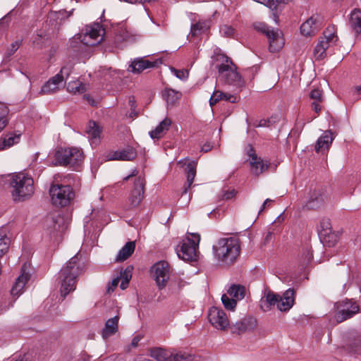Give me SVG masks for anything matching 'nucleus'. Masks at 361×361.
I'll use <instances>...</instances> for the list:
<instances>
[{
  "instance_id": "f257e3e1",
  "label": "nucleus",
  "mask_w": 361,
  "mask_h": 361,
  "mask_svg": "<svg viewBox=\"0 0 361 361\" xmlns=\"http://www.w3.org/2000/svg\"><path fill=\"white\" fill-rule=\"evenodd\" d=\"M215 259L221 266L233 264L240 255L239 241L235 238H221L213 245Z\"/></svg>"
},
{
  "instance_id": "f03ea898",
  "label": "nucleus",
  "mask_w": 361,
  "mask_h": 361,
  "mask_svg": "<svg viewBox=\"0 0 361 361\" xmlns=\"http://www.w3.org/2000/svg\"><path fill=\"white\" fill-rule=\"evenodd\" d=\"M216 68L218 71L219 78L228 85L240 87L244 85V80L237 71L235 65L232 60L224 54L219 53L216 55Z\"/></svg>"
},
{
  "instance_id": "7ed1b4c3",
  "label": "nucleus",
  "mask_w": 361,
  "mask_h": 361,
  "mask_svg": "<svg viewBox=\"0 0 361 361\" xmlns=\"http://www.w3.org/2000/svg\"><path fill=\"white\" fill-rule=\"evenodd\" d=\"M48 193L51 204L56 208L68 207L75 197L72 185L63 182H52Z\"/></svg>"
},
{
  "instance_id": "20e7f679",
  "label": "nucleus",
  "mask_w": 361,
  "mask_h": 361,
  "mask_svg": "<svg viewBox=\"0 0 361 361\" xmlns=\"http://www.w3.org/2000/svg\"><path fill=\"white\" fill-rule=\"evenodd\" d=\"M188 284L180 274L173 272L168 262L159 261V290L167 288L170 293H176Z\"/></svg>"
},
{
  "instance_id": "39448f33",
  "label": "nucleus",
  "mask_w": 361,
  "mask_h": 361,
  "mask_svg": "<svg viewBox=\"0 0 361 361\" xmlns=\"http://www.w3.org/2000/svg\"><path fill=\"white\" fill-rule=\"evenodd\" d=\"M81 272L82 269L79 265L77 255L73 257L61 269V294L62 297L65 298L71 291L75 290L76 278Z\"/></svg>"
},
{
  "instance_id": "423d86ee",
  "label": "nucleus",
  "mask_w": 361,
  "mask_h": 361,
  "mask_svg": "<svg viewBox=\"0 0 361 361\" xmlns=\"http://www.w3.org/2000/svg\"><path fill=\"white\" fill-rule=\"evenodd\" d=\"M295 302V291L293 288L286 290L282 295L269 291L264 295V299L260 300L262 308L265 307L264 310H270L271 306L276 305L279 310L281 312L288 311Z\"/></svg>"
},
{
  "instance_id": "0eeeda50",
  "label": "nucleus",
  "mask_w": 361,
  "mask_h": 361,
  "mask_svg": "<svg viewBox=\"0 0 361 361\" xmlns=\"http://www.w3.org/2000/svg\"><path fill=\"white\" fill-rule=\"evenodd\" d=\"M182 240L176 248L178 257L186 262H194L198 259V248L200 235L198 233H190Z\"/></svg>"
},
{
  "instance_id": "6e6552de",
  "label": "nucleus",
  "mask_w": 361,
  "mask_h": 361,
  "mask_svg": "<svg viewBox=\"0 0 361 361\" xmlns=\"http://www.w3.org/2000/svg\"><path fill=\"white\" fill-rule=\"evenodd\" d=\"M55 164L61 166L69 165L77 169L83 161L84 155L81 149L76 147L61 148L55 153Z\"/></svg>"
},
{
  "instance_id": "1a4fd4ad",
  "label": "nucleus",
  "mask_w": 361,
  "mask_h": 361,
  "mask_svg": "<svg viewBox=\"0 0 361 361\" xmlns=\"http://www.w3.org/2000/svg\"><path fill=\"white\" fill-rule=\"evenodd\" d=\"M254 27L255 30L267 37L269 43V49L271 52H277L283 47L284 40L281 37L278 29H271L267 24L261 22L255 23Z\"/></svg>"
},
{
  "instance_id": "9d476101",
  "label": "nucleus",
  "mask_w": 361,
  "mask_h": 361,
  "mask_svg": "<svg viewBox=\"0 0 361 361\" xmlns=\"http://www.w3.org/2000/svg\"><path fill=\"white\" fill-rule=\"evenodd\" d=\"M327 200L326 190L320 185L311 186L306 196L305 207L317 209L323 207Z\"/></svg>"
},
{
  "instance_id": "9b49d317",
  "label": "nucleus",
  "mask_w": 361,
  "mask_h": 361,
  "mask_svg": "<svg viewBox=\"0 0 361 361\" xmlns=\"http://www.w3.org/2000/svg\"><path fill=\"white\" fill-rule=\"evenodd\" d=\"M10 188L13 200L18 202L30 198L35 192L33 182H10Z\"/></svg>"
},
{
  "instance_id": "f8f14e48",
  "label": "nucleus",
  "mask_w": 361,
  "mask_h": 361,
  "mask_svg": "<svg viewBox=\"0 0 361 361\" xmlns=\"http://www.w3.org/2000/svg\"><path fill=\"white\" fill-rule=\"evenodd\" d=\"M104 30L99 23L87 25L81 42L87 46H94L103 40Z\"/></svg>"
},
{
  "instance_id": "ddd939ff",
  "label": "nucleus",
  "mask_w": 361,
  "mask_h": 361,
  "mask_svg": "<svg viewBox=\"0 0 361 361\" xmlns=\"http://www.w3.org/2000/svg\"><path fill=\"white\" fill-rule=\"evenodd\" d=\"M247 154L249 157L248 161L250 166L251 171L255 175H260L267 171L271 164L269 161L262 159L255 154V149L251 145L246 148Z\"/></svg>"
},
{
  "instance_id": "4468645a",
  "label": "nucleus",
  "mask_w": 361,
  "mask_h": 361,
  "mask_svg": "<svg viewBox=\"0 0 361 361\" xmlns=\"http://www.w3.org/2000/svg\"><path fill=\"white\" fill-rule=\"evenodd\" d=\"M338 312L335 314V319L341 323L359 312V306L351 300H345L337 303Z\"/></svg>"
},
{
  "instance_id": "2eb2a0df",
  "label": "nucleus",
  "mask_w": 361,
  "mask_h": 361,
  "mask_svg": "<svg viewBox=\"0 0 361 361\" xmlns=\"http://www.w3.org/2000/svg\"><path fill=\"white\" fill-rule=\"evenodd\" d=\"M209 320L217 329L225 330L229 326V320L224 310L216 307L209 309Z\"/></svg>"
},
{
  "instance_id": "dca6fc26",
  "label": "nucleus",
  "mask_w": 361,
  "mask_h": 361,
  "mask_svg": "<svg viewBox=\"0 0 361 361\" xmlns=\"http://www.w3.org/2000/svg\"><path fill=\"white\" fill-rule=\"evenodd\" d=\"M145 184L136 182L129 196V207L135 208L139 206L143 198Z\"/></svg>"
},
{
  "instance_id": "f3484780",
  "label": "nucleus",
  "mask_w": 361,
  "mask_h": 361,
  "mask_svg": "<svg viewBox=\"0 0 361 361\" xmlns=\"http://www.w3.org/2000/svg\"><path fill=\"white\" fill-rule=\"evenodd\" d=\"M102 128L96 122H89L86 128V133L92 146H97L99 144L102 138Z\"/></svg>"
},
{
  "instance_id": "a211bd4d",
  "label": "nucleus",
  "mask_w": 361,
  "mask_h": 361,
  "mask_svg": "<svg viewBox=\"0 0 361 361\" xmlns=\"http://www.w3.org/2000/svg\"><path fill=\"white\" fill-rule=\"evenodd\" d=\"M156 61H150L144 58H137L133 60L129 66L128 71L138 74L144 70L155 66Z\"/></svg>"
},
{
  "instance_id": "6ab92c4d",
  "label": "nucleus",
  "mask_w": 361,
  "mask_h": 361,
  "mask_svg": "<svg viewBox=\"0 0 361 361\" xmlns=\"http://www.w3.org/2000/svg\"><path fill=\"white\" fill-rule=\"evenodd\" d=\"M334 137L331 131H325L317 140L314 149L317 153H324L329 150Z\"/></svg>"
},
{
  "instance_id": "aec40b11",
  "label": "nucleus",
  "mask_w": 361,
  "mask_h": 361,
  "mask_svg": "<svg viewBox=\"0 0 361 361\" xmlns=\"http://www.w3.org/2000/svg\"><path fill=\"white\" fill-rule=\"evenodd\" d=\"M25 265L22 268L21 274L16 279L14 285L12 287L11 293L12 295H19L23 291L25 284L29 281L30 275L29 273L25 272Z\"/></svg>"
},
{
  "instance_id": "412c9836",
  "label": "nucleus",
  "mask_w": 361,
  "mask_h": 361,
  "mask_svg": "<svg viewBox=\"0 0 361 361\" xmlns=\"http://www.w3.org/2000/svg\"><path fill=\"white\" fill-rule=\"evenodd\" d=\"M178 164L183 169L186 174L187 180H194L196 176V169L197 161L190 160L188 159H183L178 162Z\"/></svg>"
},
{
  "instance_id": "4be33fe9",
  "label": "nucleus",
  "mask_w": 361,
  "mask_h": 361,
  "mask_svg": "<svg viewBox=\"0 0 361 361\" xmlns=\"http://www.w3.org/2000/svg\"><path fill=\"white\" fill-rule=\"evenodd\" d=\"M63 222V218L59 214H53L47 217L45 227L50 234H54L62 229Z\"/></svg>"
},
{
  "instance_id": "5701e85b",
  "label": "nucleus",
  "mask_w": 361,
  "mask_h": 361,
  "mask_svg": "<svg viewBox=\"0 0 361 361\" xmlns=\"http://www.w3.org/2000/svg\"><path fill=\"white\" fill-rule=\"evenodd\" d=\"M119 314L106 320L104 328L102 331V337L104 339L114 335L118 330Z\"/></svg>"
},
{
  "instance_id": "b1692460",
  "label": "nucleus",
  "mask_w": 361,
  "mask_h": 361,
  "mask_svg": "<svg viewBox=\"0 0 361 361\" xmlns=\"http://www.w3.org/2000/svg\"><path fill=\"white\" fill-rule=\"evenodd\" d=\"M256 326V320L252 317H245L233 325V333L240 334L242 332L253 329Z\"/></svg>"
},
{
  "instance_id": "393cba45",
  "label": "nucleus",
  "mask_w": 361,
  "mask_h": 361,
  "mask_svg": "<svg viewBox=\"0 0 361 361\" xmlns=\"http://www.w3.org/2000/svg\"><path fill=\"white\" fill-rule=\"evenodd\" d=\"M319 235L324 238V243H327L328 238H331L334 241L331 243H329L328 246H332L336 241V235L332 233L331 234V224L329 219H322L320 221L319 227L318 228Z\"/></svg>"
},
{
  "instance_id": "a878e982",
  "label": "nucleus",
  "mask_w": 361,
  "mask_h": 361,
  "mask_svg": "<svg viewBox=\"0 0 361 361\" xmlns=\"http://www.w3.org/2000/svg\"><path fill=\"white\" fill-rule=\"evenodd\" d=\"M61 78L59 75H54L50 78L41 88L40 94H50L59 90L62 84Z\"/></svg>"
},
{
  "instance_id": "bb28decb",
  "label": "nucleus",
  "mask_w": 361,
  "mask_h": 361,
  "mask_svg": "<svg viewBox=\"0 0 361 361\" xmlns=\"http://www.w3.org/2000/svg\"><path fill=\"white\" fill-rule=\"evenodd\" d=\"M135 152L132 149L114 151L107 155L109 160L130 161L135 157Z\"/></svg>"
},
{
  "instance_id": "cd10ccee",
  "label": "nucleus",
  "mask_w": 361,
  "mask_h": 361,
  "mask_svg": "<svg viewBox=\"0 0 361 361\" xmlns=\"http://www.w3.org/2000/svg\"><path fill=\"white\" fill-rule=\"evenodd\" d=\"M163 99L167 104V108L173 106L181 97L182 94L171 88H166L161 93Z\"/></svg>"
},
{
  "instance_id": "c85d7f7f",
  "label": "nucleus",
  "mask_w": 361,
  "mask_h": 361,
  "mask_svg": "<svg viewBox=\"0 0 361 361\" xmlns=\"http://www.w3.org/2000/svg\"><path fill=\"white\" fill-rule=\"evenodd\" d=\"M135 249V242L129 241L119 250L116 257V262H120L126 260L134 252Z\"/></svg>"
},
{
  "instance_id": "c756f323",
  "label": "nucleus",
  "mask_w": 361,
  "mask_h": 361,
  "mask_svg": "<svg viewBox=\"0 0 361 361\" xmlns=\"http://www.w3.org/2000/svg\"><path fill=\"white\" fill-rule=\"evenodd\" d=\"M349 25L353 31L361 33V10L354 9L349 16Z\"/></svg>"
},
{
  "instance_id": "7c9ffc66",
  "label": "nucleus",
  "mask_w": 361,
  "mask_h": 361,
  "mask_svg": "<svg viewBox=\"0 0 361 361\" xmlns=\"http://www.w3.org/2000/svg\"><path fill=\"white\" fill-rule=\"evenodd\" d=\"M220 100H225L235 103L236 102V97L232 94L224 93L220 90H215L210 97L209 104L212 106Z\"/></svg>"
},
{
  "instance_id": "2f4dec72",
  "label": "nucleus",
  "mask_w": 361,
  "mask_h": 361,
  "mask_svg": "<svg viewBox=\"0 0 361 361\" xmlns=\"http://www.w3.org/2000/svg\"><path fill=\"white\" fill-rule=\"evenodd\" d=\"M1 179L6 180H33L34 178L31 176L28 171H23L18 173H13L8 174H3L0 176Z\"/></svg>"
},
{
  "instance_id": "473e14b6",
  "label": "nucleus",
  "mask_w": 361,
  "mask_h": 361,
  "mask_svg": "<svg viewBox=\"0 0 361 361\" xmlns=\"http://www.w3.org/2000/svg\"><path fill=\"white\" fill-rule=\"evenodd\" d=\"M318 30V27L315 25V20L313 17L310 18L300 26L301 34L304 36H311L314 35Z\"/></svg>"
},
{
  "instance_id": "72a5a7b5",
  "label": "nucleus",
  "mask_w": 361,
  "mask_h": 361,
  "mask_svg": "<svg viewBox=\"0 0 361 361\" xmlns=\"http://www.w3.org/2000/svg\"><path fill=\"white\" fill-rule=\"evenodd\" d=\"M11 238L6 228L0 229V255L3 256L8 250Z\"/></svg>"
},
{
  "instance_id": "f704fd0d",
  "label": "nucleus",
  "mask_w": 361,
  "mask_h": 361,
  "mask_svg": "<svg viewBox=\"0 0 361 361\" xmlns=\"http://www.w3.org/2000/svg\"><path fill=\"white\" fill-rule=\"evenodd\" d=\"M228 294L235 301L240 300L245 297V288L239 284H233L228 290Z\"/></svg>"
},
{
  "instance_id": "c9c22d12",
  "label": "nucleus",
  "mask_w": 361,
  "mask_h": 361,
  "mask_svg": "<svg viewBox=\"0 0 361 361\" xmlns=\"http://www.w3.org/2000/svg\"><path fill=\"white\" fill-rule=\"evenodd\" d=\"M210 27L209 21L199 20L191 25L190 34L192 36H197L202 32L207 31Z\"/></svg>"
},
{
  "instance_id": "e433bc0d",
  "label": "nucleus",
  "mask_w": 361,
  "mask_h": 361,
  "mask_svg": "<svg viewBox=\"0 0 361 361\" xmlns=\"http://www.w3.org/2000/svg\"><path fill=\"white\" fill-rule=\"evenodd\" d=\"M197 357L192 353L186 351L174 352L172 361H197Z\"/></svg>"
},
{
  "instance_id": "4c0bfd02",
  "label": "nucleus",
  "mask_w": 361,
  "mask_h": 361,
  "mask_svg": "<svg viewBox=\"0 0 361 361\" xmlns=\"http://www.w3.org/2000/svg\"><path fill=\"white\" fill-rule=\"evenodd\" d=\"M133 267L129 266L123 271L121 272V277L122 281L120 287L122 290L127 288L129 284V281L132 277Z\"/></svg>"
},
{
  "instance_id": "58836bf2",
  "label": "nucleus",
  "mask_w": 361,
  "mask_h": 361,
  "mask_svg": "<svg viewBox=\"0 0 361 361\" xmlns=\"http://www.w3.org/2000/svg\"><path fill=\"white\" fill-rule=\"evenodd\" d=\"M67 90L73 94H80L85 91V85L79 80L71 81L67 85Z\"/></svg>"
},
{
  "instance_id": "ea45409f",
  "label": "nucleus",
  "mask_w": 361,
  "mask_h": 361,
  "mask_svg": "<svg viewBox=\"0 0 361 361\" xmlns=\"http://www.w3.org/2000/svg\"><path fill=\"white\" fill-rule=\"evenodd\" d=\"M8 114V109L7 106L2 102H0V130H3L7 123L6 116Z\"/></svg>"
},
{
  "instance_id": "a19ab883",
  "label": "nucleus",
  "mask_w": 361,
  "mask_h": 361,
  "mask_svg": "<svg viewBox=\"0 0 361 361\" xmlns=\"http://www.w3.org/2000/svg\"><path fill=\"white\" fill-rule=\"evenodd\" d=\"M19 140V135L9 136L4 138L2 141L0 140V149H4L6 147L13 145L15 143L18 142Z\"/></svg>"
},
{
  "instance_id": "79ce46f5",
  "label": "nucleus",
  "mask_w": 361,
  "mask_h": 361,
  "mask_svg": "<svg viewBox=\"0 0 361 361\" xmlns=\"http://www.w3.org/2000/svg\"><path fill=\"white\" fill-rule=\"evenodd\" d=\"M335 33H336V29H335L334 26H329L324 30V37H321V38L331 41L334 43H336L338 37L335 35Z\"/></svg>"
},
{
  "instance_id": "37998d69",
  "label": "nucleus",
  "mask_w": 361,
  "mask_h": 361,
  "mask_svg": "<svg viewBox=\"0 0 361 361\" xmlns=\"http://www.w3.org/2000/svg\"><path fill=\"white\" fill-rule=\"evenodd\" d=\"M221 301L226 310H234L236 306V301L234 299H231L226 294H224L221 297Z\"/></svg>"
},
{
  "instance_id": "c03bdc74",
  "label": "nucleus",
  "mask_w": 361,
  "mask_h": 361,
  "mask_svg": "<svg viewBox=\"0 0 361 361\" xmlns=\"http://www.w3.org/2000/svg\"><path fill=\"white\" fill-rule=\"evenodd\" d=\"M172 121L168 117H166L163 121L159 122V137L161 135L165 134L169 130Z\"/></svg>"
},
{
  "instance_id": "a18cd8bd",
  "label": "nucleus",
  "mask_w": 361,
  "mask_h": 361,
  "mask_svg": "<svg viewBox=\"0 0 361 361\" xmlns=\"http://www.w3.org/2000/svg\"><path fill=\"white\" fill-rule=\"evenodd\" d=\"M314 56L317 60H322L326 57V52L324 45H321L319 42L317 44L314 49Z\"/></svg>"
},
{
  "instance_id": "49530a36",
  "label": "nucleus",
  "mask_w": 361,
  "mask_h": 361,
  "mask_svg": "<svg viewBox=\"0 0 361 361\" xmlns=\"http://www.w3.org/2000/svg\"><path fill=\"white\" fill-rule=\"evenodd\" d=\"M22 44L21 39L16 40L15 42H12L11 44L8 47L5 56L7 58H9L20 47Z\"/></svg>"
},
{
  "instance_id": "de8ad7c7",
  "label": "nucleus",
  "mask_w": 361,
  "mask_h": 361,
  "mask_svg": "<svg viewBox=\"0 0 361 361\" xmlns=\"http://www.w3.org/2000/svg\"><path fill=\"white\" fill-rule=\"evenodd\" d=\"M174 352L159 348V361H172Z\"/></svg>"
},
{
  "instance_id": "09e8293b",
  "label": "nucleus",
  "mask_w": 361,
  "mask_h": 361,
  "mask_svg": "<svg viewBox=\"0 0 361 361\" xmlns=\"http://www.w3.org/2000/svg\"><path fill=\"white\" fill-rule=\"evenodd\" d=\"M73 66L71 64H67L64 66H63L59 73H57L56 75H59L61 78V82L65 79H67L68 77L70 75L71 73L72 72Z\"/></svg>"
},
{
  "instance_id": "8fccbe9b",
  "label": "nucleus",
  "mask_w": 361,
  "mask_h": 361,
  "mask_svg": "<svg viewBox=\"0 0 361 361\" xmlns=\"http://www.w3.org/2000/svg\"><path fill=\"white\" fill-rule=\"evenodd\" d=\"M171 70L180 80H185L188 78L189 73L188 70H177L173 67H171Z\"/></svg>"
},
{
  "instance_id": "3c124183",
  "label": "nucleus",
  "mask_w": 361,
  "mask_h": 361,
  "mask_svg": "<svg viewBox=\"0 0 361 361\" xmlns=\"http://www.w3.org/2000/svg\"><path fill=\"white\" fill-rule=\"evenodd\" d=\"M149 276L158 283V262H155L149 269Z\"/></svg>"
},
{
  "instance_id": "603ef678",
  "label": "nucleus",
  "mask_w": 361,
  "mask_h": 361,
  "mask_svg": "<svg viewBox=\"0 0 361 361\" xmlns=\"http://www.w3.org/2000/svg\"><path fill=\"white\" fill-rule=\"evenodd\" d=\"M310 98L314 101L323 102L322 91L319 89H314L310 92Z\"/></svg>"
},
{
  "instance_id": "864d4df0",
  "label": "nucleus",
  "mask_w": 361,
  "mask_h": 361,
  "mask_svg": "<svg viewBox=\"0 0 361 361\" xmlns=\"http://www.w3.org/2000/svg\"><path fill=\"white\" fill-rule=\"evenodd\" d=\"M220 32L226 37H231L234 34V29L230 25H224L220 28Z\"/></svg>"
},
{
  "instance_id": "5fc2aeb1",
  "label": "nucleus",
  "mask_w": 361,
  "mask_h": 361,
  "mask_svg": "<svg viewBox=\"0 0 361 361\" xmlns=\"http://www.w3.org/2000/svg\"><path fill=\"white\" fill-rule=\"evenodd\" d=\"M237 191L234 189L231 190H224L221 194V199L228 200L235 196Z\"/></svg>"
},
{
  "instance_id": "6e6d98bb",
  "label": "nucleus",
  "mask_w": 361,
  "mask_h": 361,
  "mask_svg": "<svg viewBox=\"0 0 361 361\" xmlns=\"http://www.w3.org/2000/svg\"><path fill=\"white\" fill-rule=\"evenodd\" d=\"M302 258L304 264L310 262L312 259V253L311 250L308 248L305 249L302 254Z\"/></svg>"
},
{
  "instance_id": "4d7b16f0",
  "label": "nucleus",
  "mask_w": 361,
  "mask_h": 361,
  "mask_svg": "<svg viewBox=\"0 0 361 361\" xmlns=\"http://www.w3.org/2000/svg\"><path fill=\"white\" fill-rule=\"evenodd\" d=\"M321 45H324V48L325 49V51H326L327 49L331 47L332 45L335 44V43L331 42V41H329V40H326V39H320L318 42Z\"/></svg>"
},
{
  "instance_id": "13d9d810",
  "label": "nucleus",
  "mask_w": 361,
  "mask_h": 361,
  "mask_svg": "<svg viewBox=\"0 0 361 361\" xmlns=\"http://www.w3.org/2000/svg\"><path fill=\"white\" fill-rule=\"evenodd\" d=\"M323 102L313 101L311 106L312 109L316 112L319 113L322 109V103Z\"/></svg>"
},
{
  "instance_id": "bf43d9fd",
  "label": "nucleus",
  "mask_w": 361,
  "mask_h": 361,
  "mask_svg": "<svg viewBox=\"0 0 361 361\" xmlns=\"http://www.w3.org/2000/svg\"><path fill=\"white\" fill-rule=\"evenodd\" d=\"M120 277L114 279L111 283V286L108 288V292L113 291L114 288L118 285Z\"/></svg>"
},
{
  "instance_id": "052dcab7",
  "label": "nucleus",
  "mask_w": 361,
  "mask_h": 361,
  "mask_svg": "<svg viewBox=\"0 0 361 361\" xmlns=\"http://www.w3.org/2000/svg\"><path fill=\"white\" fill-rule=\"evenodd\" d=\"M272 202H273V200H271V199H269V198L265 200V201L264 202L263 204L262 205L261 209H259V214H261L262 212V211L264 209H265L266 208L270 207H271V203Z\"/></svg>"
},
{
  "instance_id": "680f3d73",
  "label": "nucleus",
  "mask_w": 361,
  "mask_h": 361,
  "mask_svg": "<svg viewBox=\"0 0 361 361\" xmlns=\"http://www.w3.org/2000/svg\"><path fill=\"white\" fill-rule=\"evenodd\" d=\"M149 356L155 360H158V348H152L149 350Z\"/></svg>"
},
{
  "instance_id": "e2e57ef3",
  "label": "nucleus",
  "mask_w": 361,
  "mask_h": 361,
  "mask_svg": "<svg viewBox=\"0 0 361 361\" xmlns=\"http://www.w3.org/2000/svg\"><path fill=\"white\" fill-rule=\"evenodd\" d=\"M138 175V171L137 169H133L130 172V174L127 175L124 178L123 180H128L130 178H133L134 177H136Z\"/></svg>"
},
{
  "instance_id": "0e129e2a",
  "label": "nucleus",
  "mask_w": 361,
  "mask_h": 361,
  "mask_svg": "<svg viewBox=\"0 0 361 361\" xmlns=\"http://www.w3.org/2000/svg\"><path fill=\"white\" fill-rule=\"evenodd\" d=\"M141 339H142V337L140 336H135L131 341V345L133 347H137Z\"/></svg>"
},
{
  "instance_id": "69168bd1",
  "label": "nucleus",
  "mask_w": 361,
  "mask_h": 361,
  "mask_svg": "<svg viewBox=\"0 0 361 361\" xmlns=\"http://www.w3.org/2000/svg\"><path fill=\"white\" fill-rule=\"evenodd\" d=\"M212 148V145L210 143H205L201 148V151L203 152H207Z\"/></svg>"
},
{
  "instance_id": "338daca9",
  "label": "nucleus",
  "mask_w": 361,
  "mask_h": 361,
  "mask_svg": "<svg viewBox=\"0 0 361 361\" xmlns=\"http://www.w3.org/2000/svg\"><path fill=\"white\" fill-rule=\"evenodd\" d=\"M7 309L5 301L2 299L0 300V314L5 312Z\"/></svg>"
},
{
  "instance_id": "774afa93",
  "label": "nucleus",
  "mask_w": 361,
  "mask_h": 361,
  "mask_svg": "<svg viewBox=\"0 0 361 361\" xmlns=\"http://www.w3.org/2000/svg\"><path fill=\"white\" fill-rule=\"evenodd\" d=\"M149 135L152 139L158 137V127L155 128L153 130L149 132Z\"/></svg>"
}]
</instances>
